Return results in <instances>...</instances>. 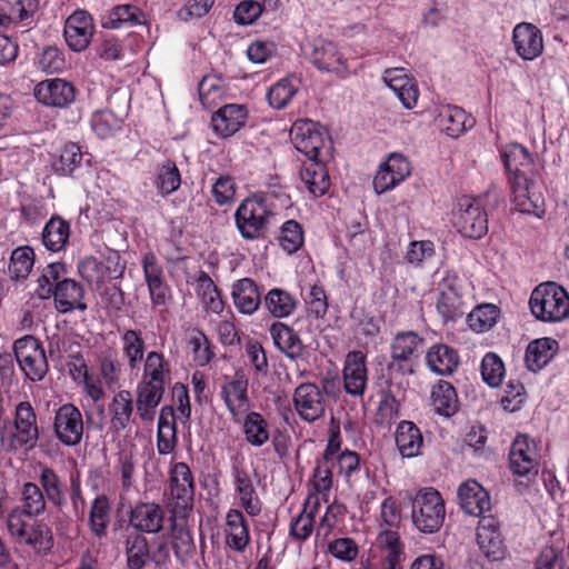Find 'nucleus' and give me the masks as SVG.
I'll use <instances>...</instances> for the list:
<instances>
[{
	"label": "nucleus",
	"mask_w": 569,
	"mask_h": 569,
	"mask_svg": "<svg viewBox=\"0 0 569 569\" xmlns=\"http://www.w3.org/2000/svg\"><path fill=\"white\" fill-rule=\"evenodd\" d=\"M472 119H469L465 110L458 107H442L436 118L438 128L449 137H459L466 131L467 127L472 126Z\"/></svg>",
	"instance_id": "37"
},
{
	"label": "nucleus",
	"mask_w": 569,
	"mask_h": 569,
	"mask_svg": "<svg viewBox=\"0 0 569 569\" xmlns=\"http://www.w3.org/2000/svg\"><path fill=\"white\" fill-rule=\"evenodd\" d=\"M124 553L129 569H143L148 562L157 568L170 563V541L163 536L148 540L139 532H129L124 538Z\"/></svg>",
	"instance_id": "2"
},
{
	"label": "nucleus",
	"mask_w": 569,
	"mask_h": 569,
	"mask_svg": "<svg viewBox=\"0 0 569 569\" xmlns=\"http://www.w3.org/2000/svg\"><path fill=\"white\" fill-rule=\"evenodd\" d=\"M53 429L64 446H77L82 440L83 419L81 411L72 403L61 406L54 416Z\"/></svg>",
	"instance_id": "13"
},
{
	"label": "nucleus",
	"mask_w": 569,
	"mask_h": 569,
	"mask_svg": "<svg viewBox=\"0 0 569 569\" xmlns=\"http://www.w3.org/2000/svg\"><path fill=\"white\" fill-rule=\"evenodd\" d=\"M378 543L385 552L381 569H402L405 552L399 533L392 529L381 530Z\"/></svg>",
	"instance_id": "34"
},
{
	"label": "nucleus",
	"mask_w": 569,
	"mask_h": 569,
	"mask_svg": "<svg viewBox=\"0 0 569 569\" xmlns=\"http://www.w3.org/2000/svg\"><path fill=\"white\" fill-rule=\"evenodd\" d=\"M19 543L31 547L37 553L48 555L54 546V538L51 528L42 520H34L28 527L26 536H21Z\"/></svg>",
	"instance_id": "35"
},
{
	"label": "nucleus",
	"mask_w": 569,
	"mask_h": 569,
	"mask_svg": "<svg viewBox=\"0 0 569 569\" xmlns=\"http://www.w3.org/2000/svg\"><path fill=\"white\" fill-rule=\"evenodd\" d=\"M300 180L313 197H321L330 188V177L323 158L310 160L300 170Z\"/></svg>",
	"instance_id": "27"
},
{
	"label": "nucleus",
	"mask_w": 569,
	"mask_h": 569,
	"mask_svg": "<svg viewBox=\"0 0 569 569\" xmlns=\"http://www.w3.org/2000/svg\"><path fill=\"white\" fill-rule=\"evenodd\" d=\"M242 431L246 441L253 447H261L270 438L269 425L259 412L251 411L246 415L242 422Z\"/></svg>",
	"instance_id": "43"
},
{
	"label": "nucleus",
	"mask_w": 569,
	"mask_h": 569,
	"mask_svg": "<svg viewBox=\"0 0 569 569\" xmlns=\"http://www.w3.org/2000/svg\"><path fill=\"white\" fill-rule=\"evenodd\" d=\"M423 349V339L413 331L399 332L391 343V361L387 368L401 375H413L416 360Z\"/></svg>",
	"instance_id": "8"
},
{
	"label": "nucleus",
	"mask_w": 569,
	"mask_h": 569,
	"mask_svg": "<svg viewBox=\"0 0 569 569\" xmlns=\"http://www.w3.org/2000/svg\"><path fill=\"white\" fill-rule=\"evenodd\" d=\"M499 317L500 309L496 305L483 303L468 313L467 321L473 331L485 332L496 325Z\"/></svg>",
	"instance_id": "48"
},
{
	"label": "nucleus",
	"mask_w": 569,
	"mask_h": 569,
	"mask_svg": "<svg viewBox=\"0 0 569 569\" xmlns=\"http://www.w3.org/2000/svg\"><path fill=\"white\" fill-rule=\"evenodd\" d=\"M91 127L100 138H108L121 128L123 118L109 109L98 110L91 117Z\"/></svg>",
	"instance_id": "56"
},
{
	"label": "nucleus",
	"mask_w": 569,
	"mask_h": 569,
	"mask_svg": "<svg viewBox=\"0 0 569 569\" xmlns=\"http://www.w3.org/2000/svg\"><path fill=\"white\" fill-rule=\"evenodd\" d=\"M166 385L140 380L137 386L136 406L139 417L143 421H152L156 415V408L160 405Z\"/></svg>",
	"instance_id": "26"
},
{
	"label": "nucleus",
	"mask_w": 569,
	"mask_h": 569,
	"mask_svg": "<svg viewBox=\"0 0 569 569\" xmlns=\"http://www.w3.org/2000/svg\"><path fill=\"white\" fill-rule=\"evenodd\" d=\"M247 116L244 106L226 104L212 114L211 124L216 133L227 138L244 126Z\"/></svg>",
	"instance_id": "25"
},
{
	"label": "nucleus",
	"mask_w": 569,
	"mask_h": 569,
	"mask_svg": "<svg viewBox=\"0 0 569 569\" xmlns=\"http://www.w3.org/2000/svg\"><path fill=\"white\" fill-rule=\"evenodd\" d=\"M56 308L59 312L66 313L73 309L86 310L87 306L81 302L83 289L73 279L64 278L56 283L53 293Z\"/></svg>",
	"instance_id": "31"
},
{
	"label": "nucleus",
	"mask_w": 569,
	"mask_h": 569,
	"mask_svg": "<svg viewBox=\"0 0 569 569\" xmlns=\"http://www.w3.org/2000/svg\"><path fill=\"white\" fill-rule=\"evenodd\" d=\"M452 222L458 232L466 238L480 239L488 231L487 213L480 198L468 196L458 198Z\"/></svg>",
	"instance_id": "7"
},
{
	"label": "nucleus",
	"mask_w": 569,
	"mask_h": 569,
	"mask_svg": "<svg viewBox=\"0 0 569 569\" xmlns=\"http://www.w3.org/2000/svg\"><path fill=\"white\" fill-rule=\"evenodd\" d=\"M122 352L130 369H137L144 355V341L141 332L127 329L121 335Z\"/></svg>",
	"instance_id": "47"
},
{
	"label": "nucleus",
	"mask_w": 569,
	"mask_h": 569,
	"mask_svg": "<svg viewBox=\"0 0 569 569\" xmlns=\"http://www.w3.org/2000/svg\"><path fill=\"white\" fill-rule=\"evenodd\" d=\"M34 264V252L29 246L16 248L11 252L9 274L13 280H24L30 274Z\"/></svg>",
	"instance_id": "46"
},
{
	"label": "nucleus",
	"mask_w": 569,
	"mask_h": 569,
	"mask_svg": "<svg viewBox=\"0 0 569 569\" xmlns=\"http://www.w3.org/2000/svg\"><path fill=\"white\" fill-rule=\"evenodd\" d=\"M38 482L49 503L58 509L67 505V483L53 468L40 463Z\"/></svg>",
	"instance_id": "22"
},
{
	"label": "nucleus",
	"mask_w": 569,
	"mask_h": 569,
	"mask_svg": "<svg viewBox=\"0 0 569 569\" xmlns=\"http://www.w3.org/2000/svg\"><path fill=\"white\" fill-rule=\"evenodd\" d=\"M557 346L558 342L551 338L531 341L525 356L527 368L532 372L541 370L553 358Z\"/></svg>",
	"instance_id": "39"
},
{
	"label": "nucleus",
	"mask_w": 569,
	"mask_h": 569,
	"mask_svg": "<svg viewBox=\"0 0 569 569\" xmlns=\"http://www.w3.org/2000/svg\"><path fill=\"white\" fill-rule=\"evenodd\" d=\"M122 365L114 350L108 349L99 356V372L101 379L109 388L118 385Z\"/></svg>",
	"instance_id": "54"
},
{
	"label": "nucleus",
	"mask_w": 569,
	"mask_h": 569,
	"mask_svg": "<svg viewBox=\"0 0 569 569\" xmlns=\"http://www.w3.org/2000/svg\"><path fill=\"white\" fill-rule=\"evenodd\" d=\"M232 476L240 507H242L249 516H258L262 510V502L256 491L249 472L244 468L233 467Z\"/></svg>",
	"instance_id": "23"
},
{
	"label": "nucleus",
	"mask_w": 569,
	"mask_h": 569,
	"mask_svg": "<svg viewBox=\"0 0 569 569\" xmlns=\"http://www.w3.org/2000/svg\"><path fill=\"white\" fill-rule=\"evenodd\" d=\"M170 496L176 508L187 509L194 497L193 476L184 462H176L170 470Z\"/></svg>",
	"instance_id": "19"
},
{
	"label": "nucleus",
	"mask_w": 569,
	"mask_h": 569,
	"mask_svg": "<svg viewBox=\"0 0 569 569\" xmlns=\"http://www.w3.org/2000/svg\"><path fill=\"white\" fill-rule=\"evenodd\" d=\"M154 184L162 196H168L179 189L181 176L174 161L166 160L158 170Z\"/></svg>",
	"instance_id": "52"
},
{
	"label": "nucleus",
	"mask_w": 569,
	"mask_h": 569,
	"mask_svg": "<svg viewBox=\"0 0 569 569\" xmlns=\"http://www.w3.org/2000/svg\"><path fill=\"white\" fill-rule=\"evenodd\" d=\"M110 427L114 432L124 430L133 413V400L129 390L118 391L109 405Z\"/></svg>",
	"instance_id": "38"
},
{
	"label": "nucleus",
	"mask_w": 569,
	"mask_h": 569,
	"mask_svg": "<svg viewBox=\"0 0 569 569\" xmlns=\"http://www.w3.org/2000/svg\"><path fill=\"white\" fill-rule=\"evenodd\" d=\"M297 91L298 88L292 79L283 78L269 89L267 99L273 109L281 110L288 106Z\"/></svg>",
	"instance_id": "57"
},
{
	"label": "nucleus",
	"mask_w": 569,
	"mask_h": 569,
	"mask_svg": "<svg viewBox=\"0 0 569 569\" xmlns=\"http://www.w3.org/2000/svg\"><path fill=\"white\" fill-rule=\"evenodd\" d=\"M290 137L296 149L309 160L323 158L328 134L326 130L311 120H297L290 130Z\"/></svg>",
	"instance_id": "10"
},
{
	"label": "nucleus",
	"mask_w": 569,
	"mask_h": 569,
	"mask_svg": "<svg viewBox=\"0 0 569 569\" xmlns=\"http://www.w3.org/2000/svg\"><path fill=\"white\" fill-rule=\"evenodd\" d=\"M82 153L76 143H67L61 149L60 154L52 162V169L59 174H70L81 162Z\"/></svg>",
	"instance_id": "58"
},
{
	"label": "nucleus",
	"mask_w": 569,
	"mask_h": 569,
	"mask_svg": "<svg viewBox=\"0 0 569 569\" xmlns=\"http://www.w3.org/2000/svg\"><path fill=\"white\" fill-rule=\"evenodd\" d=\"M431 401L436 412L446 417L455 415L459 408L456 389L445 380H440L432 388Z\"/></svg>",
	"instance_id": "41"
},
{
	"label": "nucleus",
	"mask_w": 569,
	"mask_h": 569,
	"mask_svg": "<svg viewBox=\"0 0 569 569\" xmlns=\"http://www.w3.org/2000/svg\"><path fill=\"white\" fill-rule=\"evenodd\" d=\"M16 359L31 381H40L49 370L48 360L41 342L33 336L18 339L13 346Z\"/></svg>",
	"instance_id": "9"
},
{
	"label": "nucleus",
	"mask_w": 569,
	"mask_h": 569,
	"mask_svg": "<svg viewBox=\"0 0 569 569\" xmlns=\"http://www.w3.org/2000/svg\"><path fill=\"white\" fill-rule=\"evenodd\" d=\"M22 507L30 516L39 517L47 510V498L42 492L39 483L26 482L21 489Z\"/></svg>",
	"instance_id": "49"
},
{
	"label": "nucleus",
	"mask_w": 569,
	"mask_h": 569,
	"mask_svg": "<svg viewBox=\"0 0 569 569\" xmlns=\"http://www.w3.org/2000/svg\"><path fill=\"white\" fill-rule=\"evenodd\" d=\"M69 223L59 216H53L44 226L42 242L50 251H60L68 242Z\"/></svg>",
	"instance_id": "44"
},
{
	"label": "nucleus",
	"mask_w": 569,
	"mask_h": 569,
	"mask_svg": "<svg viewBox=\"0 0 569 569\" xmlns=\"http://www.w3.org/2000/svg\"><path fill=\"white\" fill-rule=\"evenodd\" d=\"M226 545L237 551L243 552L250 543L249 527L243 513L238 509H230L226 516Z\"/></svg>",
	"instance_id": "29"
},
{
	"label": "nucleus",
	"mask_w": 569,
	"mask_h": 569,
	"mask_svg": "<svg viewBox=\"0 0 569 569\" xmlns=\"http://www.w3.org/2000/svg\"><path fill=\"white\" fill-rule=\"evenodd\" d=\"M142 380L166 385L170 380V368L162 353L150 351L143 365Z\"/></svg>",
	"instance_id": "51"
},
{
	"label": "nucleus",
	"mask_w": 569,
	"mask_h": 569,
	"mask_svg": "<svg viewBox=\"0 0 569 569\" xmlns=\"http://www.w3.org/2000/svg\"><path fill=\"white\" fill-rule=\"evenodd\" d=\"M270 216L271 211L264 199L257 196L249 197L236 210V227L244 239L258 240L264 237Z\"/></svg>",
	"instance_id": "6"
},
{
	"label": "nucleus",
	"mask_w": 569,
	"mask_h": 569,
	"mask_svg": "<svg viewBox=\"0 0 569 569\" xmlns=\"http://www.w3.org/2000/svg\"><path fill=\"white\" fill-rule=\"evenodd\" d=\"M196 281L198 295L201 296L206 310L214 313L222 312L224 303L211 277L206 271H199Z\"/></svg>",
	"instance_id": "45"
},
{
	"label": "nucleus",
	"mask_w": 569,
	"mask_h": 569,
	"mask_svg": "<svg viewBox=\"0 0 569 569\" xmlns=\"http://www.w3.org/2000/svg\"><path fill=\"white\" fill-rule=\"evenodd\" d=\"M368 381L366 356L361 351L347 355L343 367V387L347 393L361 397Z\"/></svg>",
	"instance_id": "21"
},
{
	"label": "nucleus",
	"mask_w": 569,
	"mask_h": 569,
	"mask_svg": "<svg viewBox=\"0 0 569 569\" xmlns=\"http://www.w3.org/2000/svg\"><path fill=\"white\" fill-rule=\"evenodd\" d=\"M566 560L562 549L546 546L535 560L533 569H565Z\"/></svg>",
	"instance_id": "63"
},
{
	"label": "nucleus",
	"mask_w": 569,
	"mask_h": 569,
	"mask_svg": "<svg viewBox=\"0 0 569 569\" xmlns=\"http://www.w3.org/2000/svg\"><path fill=\"white\" fill-rule=\"evenodd\" d=\"M481 375L490 387H498L505 376L502 360L496 353H487L481 362Z\"/></svg>",
	"instance_id": "61"
},
{
	"label": "nucleus",
	"mask_w": 569,
	"mask_h": 569,
	"mask_svg": "<svg viewBox=\"0 0 569 569\" xmlns=\"http://www.w3.org/2000/svg\"><path fill=\"white\" fill-rule=\"evenodd\" d=\"M142 12L139 8L131 4H122L113 8L108 19L102 23L104 28L118 29L123 23L137 26L141 23Z\"/></svg>",
	"instance_id": "55"
},
{
	"label": "nucleus",
	"mask_w": 569,
	"mask_h": 569,
	"mask_svg": "<svg viewBox=\"0 0 569 569\" xmlns=\"http://www.w3.org/2000/svg\"><path fill=\"white\" fill-rule=\"evenodd\" d=\"M515 50L523 60H533L543 51L541 31L532 23L520 22L513 28Z\"/></svg>",
	"instance_id": "20"
},
{
	"label": "nucleus",
	"mask_w": 569,
	"mask_h": 569,
	"mask_svg": "<svg viewBox=\"0 0 569 569\" xmlns=\"http://www.w3.org/2000/svg\"><path fill=\"white\" fill-rule=\"evenodd\" d=\"M501 157L516 209L540 218L546 211L545 199L537 183L538 164L532 154L520 143H509Z\"/></svg>",
	"instance_id": "1"
},
{
	"label": "nucleus",
	"mask_w": 569,
	"mask_h": 569,
	"mask_svg": "<svg viewBox=\"0 0 569 569\" xmlns=\"http://www.w3.org/2000/svg\"><path fill=\"white\" fill-rule=\"evenodd\" d=\"M310 62L321 72L336 73L346 77L348 63L336 43L325 39H316L309 53Z\"/></svg>",
	"instance_id": "15"
},
{
	"label": "nucleus",
	"mask_w": 569,
	"mask_h": 569,
	"mask_svg": "<svg viewBox=\"0 0 569 569\" xmlns=\"http://www.w3.org/2000/svg\"><path fill=\"white\" fill-rule=\"evenodd\" d=\"M529 305L532 315L545 322H558L569 316V296L556 282L541 283L535 288Z\"/></svg>",
	"instance_id": "3"
},
{
	"label": "nucleus",
	"mask_w": 569,
	"mask_h": 569,
	"mask_svg": "<svg viewBox=\"0 0 569 569\" xmlns=\"http://www.w3.org/2000/svg\"><path fill=\"white\" fill-rule=\"evenodd\" d=\"M292 400L297 413L305 421L313 422L325 415L326 398L316 383L299 385L295 389Z\"/></svg>",
	"instance_id": "14"
},
{
	"label": "nucleus",
	"mask_w": 569,
	"mask_h": 569,
	"mask_svg": "<svg viewBox=\"0 0 569 569\" xmlns=\"http://www.w3.org/2000/svg\"><path fill=\"white\" fill-rule=\"evenodd\" d=\"M110 503L107 496H98L91 506L89 513L90 529L99 538L106 535L110 521Z\"/></svg>",
	"instance_id": "50"
},
{
	"label": "nucleus",
	"mask_w": 569,
	"mask_h": 569,
	"mask_svg": "<svg viewBox=\"0 0 569 569\" xmlns=\"http://www.w3.org/2000/svg\"><path fill=\"white\" fill-rule=\"evenodd\" d=\"M177 423L172 406H164L160 410L157 430V450L167 456L176 450L178 443Z\"/></svg>",
	"instance_id": "30"
},
{
	"label": "nucleus",
	"mask_w": 569,
	"mask_h": 569,
	"mask_svg": "<svg viewBox=\"0 0 569 569\" xmlns=\"http://www.w3.org/2000/svg\"><path fill=\"white\" fill-rule=\"evenodd\" d=\"M281 248L288 253H293L303 244V230L296 220H288L281 228L279 237Z\"/></svg>",
	"instance_id": "60"
},
{
	"label": "nucleus",
	"mask_w": 569,
	"mask_h": 569,
	"mask_svg": "<svg viewBox=\"0 0 569 569\" xmlns=\"http://www.w3.org/2000/svg\"><path fill=\"white\" fill-rule=\"evenodd\" d=\"M166 513L154 502H138L129 512V525L139 533H159L163 529Z\"/></svg>",
	"instance_id": "16"
},
{
	"label": "nucleus",
	"mask_w": 569,
	"mask_h": 569,
	"mask_svg": "<svg viewBox=\"0 0 569 569\" xmlns=\"http://www.w3.org/2000/svg\"><path fill=\"white\" fill-rule=\"evenodd\" d=\"M446 518V507L441 495L433 488L420 489L411 500V520L422 533L440 530Z\"/></svg>",
	"instance_id": "4"
},
{
	"label": "nucleus",
	"mask_w": 569,
	"mask_h": 569,
	"mask_svg": "<svg viewBox=\"0 0 569 569\" xmlns=\"http://www.w3.org/2000/svg\"><path fill=\"white\" fill-rule=\"evenodd\" d=\"M39 0H2L1 10L9 20L24 21L38 11Z\"/></svg>",
	"instance_id": "59"
},
{
	"label": "nucleus",
	"mask_w": 569,
	"mask_h": 569,
	"mask_svg": "<svg viewBox=\"0 0 569 569\" xmlns=\"http://www.w3.org/2000/svg\"><path fill=\"white\" fill-rule=\"evenodd\" d=\"M395 439L397 448L403 458H413L420 455L423 438L420 429L412 421H400Z\"/></svg>",
	"instance_id": "32"
},
{
	"label": "nucleus",
	"mask_w": 569,
	"mask_h": 569,
	"mask_svg": "<svg viewBox=\"0 0 569 569\" xmlns=\"http://www.w3.org/2000/svg\"><path fill=\"white\" fill-rule=\"evenodd\" d=\"M428 367L438 375H451L459 365V356L447 345L432 346L426 356Z\"/></svg>",
	"instance_id": "40"
},
{
	"label": "nucleus",
	"mask_w": 569,
	"mask_h": 569,
	"mask_svg": "<svg viewBox=\"0 0 569 569\" xmlns=\"http://www.w3.org/2000/svg\"><path fill=\"white\" fill-rule=\"evenodd\" d=\"M400 411V403L391 391H383L376 416L375 422L377 425H390Z\"/></svg>",
	"instance_id": "62"
},
{
	"label": "nucleus",
	"mask_w": 569,
	"mask_h": 569,
	"mask_svg": "<svg viewBox=\"0 0 569 569\" xmlns=\"http://www.w3.org/2000/svg\"><path fill=\"white\" fill-rule=\"evenodd\" d=\"M509 465L511 471L519 477H536L539 467L536 442L527 436H518L510 448Z\"/></svg>",
	"instance_id": "12"
},
{
	"label": "nucleus",
	"mask_w": 569,
	"mask_h": 569,
	"mask_svg": "<svg viewBox=\"0 0 569 569\" xmlns=\"http://www.w3.org/2000/svg\"><path fill=\"white\" fill-rule=\"evenodd\" d=\"M13 431H2L0 443L7 451L20 448L32 449L39 440L37 415L29 401H21L16 406Z\"/></svg>",
	"instance_id": "5"
},
{
	"label": "nucleus",
	"mask_w": 569,
	"mask_h": 569,
	"mask_svg": "<svg viewBox=\"0 0 569 569\" xmlns=\"http://www.w3.org/2000/svg\"><path fill=\"white\" fill-rule=\"evenodd\" d=\"M320 503L317 495H309L302 511L290 523V536L296 541L307 540L313 531L315 515Z\"/></svg>",
	"instance_id": "36"
},
{
	"label": "nucleus",
	"mask_w": 569,
	"mask_h": 569,
	"mask_svg": "<svg viewBox=\"0 0 569 569\" xmlns=\"http://www.w3.org/2000/svg\"><path fill=\"white\" fill-rule=\"evenodd\" d=\"M477 542L483 555L490 560H499L503 557L505 548L499 531L488 535L477 533Z\"/></svg>",
	"instance_id": "64"
},
{
	"label": "nucleus",
	"mask_w": 569,
	"mask_h": 569,
	"mask_svg": "<svg viewBox=\"0 0 569 569\" xmlns=\"http://www.w3.org/2000/svg\"><path fill=\"white\" fill-rule=\"evenodd\" d=\"M269 332L276 347L288 358L297 360L303 356L306 346L291 327L278 321L270 326Z\"/></svg>",
	"instance_id": "28"
},
{
	"label": "nucleus",
	"mask_w": 569,
	"mask_h": 569,
	"mask_svg": "<svg viewBox=\"0 0 569 569\" xmlns=\"http://www.w3.org/2000/svg\"><path fill=\"white\" fill-rule=\"evenodd\" d=\"M466 303L462 295L458 293H439L437 301V310L445 322L456 321L466 312Z\"/></svg>",
	"instance_id": "53"
},
{
	"label": "nucleus",
	"mask_w": 569,
	"mask_h": 569,
	"mask_svg": "<svg viewBox=\"0 0 569 569\" xmlns=\"http://www.w3.org/2000/svg\"><path fill=\"white\" fill-rule=\"evenodd\" d=\"M458 499L463 511L471 516L480 517L491 508L488 491L475 480H468L459 487Z\"/></svg>",
	"instance_id": "24"
},
{
	"label": "nucleus",
	"mask_w": 569,
	"mask_h": 569,
	"mask_svg": "<svg viewBox=\"0 0 569 569\" xmlns=\"http://www.w3.org/2000/svg\"><path fill=\"white\" fill-rule=\"evenodd\" d=\"M91 16L83 10H77L68 17L64 23V38L71 50L80 52L88 48L93 36Z\"/></svg>",
	"instance_id": "18"
},
{
	"label": "nucleus",
	"mask_w": 569,
	"mask_h": 569,
	"mask_svg": "<svg viewBox=\"0 0 569 569\" xmlns=\"http://www.w3.org/2000/svg\"><path fill=\"white\" fill-rule=\"evenodd\" d=\"M263 303L271 316L289 317L298 307V300L287 290L273 288L264 296Z\"/></svg>",
	"instance_id": "42"
},
{
	"label": "nucleus",
	"mask_w": 569,
	"mask_h": 569,
	"mask_svg": "<svg viewBox=\"0 0 569 569\" xmlns=\"http://www.w3.org/2000/svg\"><path fill=\"white\" fill-rule=\"evenodd\" d=\"M77 90L72 83L63 79H49L41 81L34 88V97L46 106L64 108L76 99Z\"/></svg>",
	"instance_id": "17"
},
{
	"label": "nucleus",
	"mask_w": 569,
	"mask_h": 569,
	"mask_svg": "<svg viewBox=\"0 0 569 569\" xmlns=\"http://www.w3.org/2000/svg\"><path fill=\"white\" fill-rule=\"evenodd\" d=\"M232 298L236 308L243 315H252L261 303L258 286L250 278H242L234 282Z\"/></svg>",
	"instance_id": "33"
},
{
	"label": "nucleus",
	"mask_w": 569,
	"mask_h": 569,
	"mask_svg": "<svg viewBox=\"0 0 569 569\" xmlns=\"http://www.w3.org/2000/svg\"><path fill=\"white\" fill-rule=\"evenodd\" d=\"M248 385L249 380L241 370L236 371L232 377H226L221 385V398L234 422H240L241 416L250 407Z\"/></svg>",
	"instance_id": "11"
}]
</instances>
